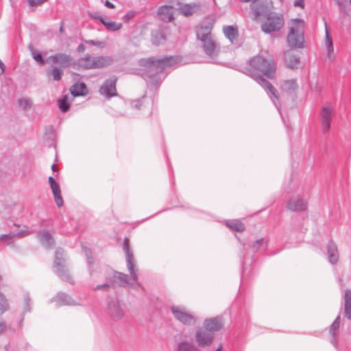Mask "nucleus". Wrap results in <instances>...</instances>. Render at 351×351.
Listing matches in <instances>:
<instances>
[{
  "label": "nucleus",
  "instance_id": "obj_1",
  "mask_svg": "<svg viewBox=\"0 0 351 351\" xmlns=\"http://www.w3.org/2000/svg\"><path fill=\"white\" fill-rule=\"evenodd\" d=\"M249 64L250 69H247L246 74L267 90L269 96L273 101L278 112L281 117H282L280 106L276 101L278 97L276 95V89L271 83L265 80L261 75V73L268 78H274L276 71V66L274 62L271 60H266L261 56H257L250 60ZM282 119H283V117H282Z\"/></svg>",
  "mask_w": 351,
  "mask_h": 351
},
{
  "label": "nucleus",
  "instance_id": "obj_2",
  "mask_svg": "<svg viewBox=\"0 0 351 351\" xmlns=\"http://www.w3.org/2000/svg\"><path fill=\"white\" fill-rule=\"evenodd\" d=\"M123 250L125 254V259L127 263L128 269L130 274V277L128 275L113 271L112 280L107 282L105 284L97 285L94 289L106 291L108 289L114 284H118L120 286L128 287L132 289H138L141 287V285L138 280V274L136 271L134 256L132 252L130 250V243L129 239L125 238L123 245Z\"/></svg>",
  "mask_w": 351,
  "mask_h": 351
},
{
  "label": "nucleus",
  "instance_id": "obj_3",
  "mask_svg": "<svg viewBox=\"0 0 351 351\" xmlns=\"http://www.w3.org/2000/svg\"><path fill=\"white\" fill-rule=\"evenodd\" d=\"M180 58L178 56H165L160 59L153 57L143 58L138 61L139 66L143 67V77L149 78V83L155 84V75L162 73L168 67L174 66L178 63Z\"/></svg>",
  "mask_w": 351,
  "mask_h": 351
},
{
  "label": "nucleus",
  "instance_id": "obj_4",
  "mask_svg": "<svg viewBox=\"0 0 351 351\" xmlns=\"http://www.w3.org/2000/svg\"><path fill=\"white\" fill-rule=\"evenodd\" d=\"M170 311L174 319L184 326H193L198 322L196 315L184 305L173 304L170 306Z\"/></svg>",
  "mask_w": 351,
  "mask_h": 351
},
{
  "label": "nucleus",
  "instance_id": "obj_5",
  "mask_svg": "<svg viewBox=\"0 0 351 351\" xmlns=\"http://www.w3.org/2000/svg\"><path fill=\"white\" fill-rule=\"evenodd\" d=\"M285 25L284 16L280 13L270 12L265 16L261 24V29L265 34L278 32Z\"/></svg>",
  "mask_w": 351,
  "mask_h": 351
},
{
  "label": "nucleus",
  "instance_id": "obj_6",
  "mask_svg": "<svg viewBox=\"0 0 351 351\" xmlns=\"http://www.w3.org/2000/svg\"><path fill=\"white\" fill-rule=\"evenodd\" d=\"M215 335L203 328L199 326L196 328L194 334L195 341L199 348H209L213 343Z\"/></svg>",
  "mask_w": 351,
  "mask_h": 351
},
{
  "label": "nucleus",
  "instance_id": "obj_7",
  "mask_svg": "<svg viewBox=\"0 0 351 351\" xmlns=\"http://www.w3.org/2000/svg\"><path fill=\"white\" fill-rule=\"evenodd\" d=\"M64 250L58 248L56 251L53 268L55 272L62 279L69 281L71 280L69 274L66 269L65 260L63 258Z\"/></svg>",
  "mask_w": 351,
  "mask_h": 351
},
{
  "label": "nucleus",
  "instance_id": "obj_8",
  "mask_svg": "<svg viewBox=\"0 0 351 351\" xmlns=\"http://www.w3.org/2000/svg\"><path fill=\"white\" fill-rule=\"evenodd\" d=\"M201 41V46L204 53L210 58L216 57L218 54L217 46L212 36L197 37Z\"/></svg>",
  "mask_w": 351,
  "mask_h": 351
},
{
  "label": "nucleus",
  "instance_id": "obj_9",
  "mask_svg": "<svg viewBox=\"0 0 351 351\" xmlns=\"http://www.w3.org/2000/svg\"><path fill=\"white\" fill-rule=\"evenodd\" d=\"M108 313L114 321L121 319L125 316L123 305L117 299L111 300L108 305Z\"/></svg>",
  "mask_w": 351,
  "mask_h": 351
},
{
  "label": "nucleus",
  "instance_id": "obj_10",
  "mask_svg": "<svg viewBox=\"0 0 351 351\" xmlns=\"http://www.w3.org/2000/svg\"><path fill=\"white\" fill-rule=\"evenodd\" d=\"M307 207V202L298 195L291 196L287 203V209L293 212L305 211Z\"/></svg>",
  "mask_w": 351,
  "mask_h": 351
},
{
  "label": "nucleus",
  "instance_id": "obj_11",
  "mask_svg": "<svg viewBox=\"0 0 351 351\" xmlns=\"http://www.w3.org/2000/svg\"><path fill=\"white\" fill-rule=\"evenodd\" d=\"M215 23V19L213 16H206L200 23L196 31L197 37L205 36H212L211 31Z\"/></svg>",
  "mask_w": 351,
  "mask_h": 351
},
{
  "label": "nucleus",
  "instance_id": "obj_12",
  "mask_svg": "<svg viewBox=\"0 0 351 351\" xmlns=\"http://www.w3.org/2000/svg\"><path fill=\"white\" fill-rule=\"evenodd\" d=\"M47 62L53 65H58L60 67L66 68L71 64L72 58L70 55L59 53L48 57Z\"/></svg>",
  "mask_w": 351,
  "mask_h": 351
},
{
  "label": "nucleus",
  "instance_id": "obj_13",
  "mask_svg": "<svg viewBox=\"0 0 351 351\" xmlns=\"http://www.w3.org/2000/svg\"><path fill=\"white\" fill-rule=\"evenodd\" d=\"M116 82L117 79L112 77L106 80L100 87L99 93L106 99L117 95Z\"/></svg>",
  "mask_w": 351,
  "mask_h": 351
},
{
  "label": "nucleus",
  "instance_id": "obj_14",
  "mask_svg": "<svg viewBox=\"0 0 351 351\" xmlns=\"http://www.w3.org/2000/svg\"><path fill=\"white\" fill-rule=\"evenodd\" d=\"M223 318L221 316H217L210 318H206L204 320L202 327L213 332L214 335L223 327Z\"/></svg>",
  "mask_w": 351,
  "mask_h": 351
},
{
  "label": "nucleus",
  "instance_id": "obj_15",
  "mask_svg": "<svg viewBox=\"0 0 351 351\" xmlns=\"http://www.w3.org/2000/svg\"><path fill=\"white\" fill-rule=\"evenodd\" d=\"M287 40L291 47L302 48L304 41V33H294L289 31Z\"/></svg>",
  "mask_w": 351,
  "mask_h": 351
},
{
  "label": "nucleus",
  "instance_id": "obj_16",
  "mask_svg": "<svg viewBox=\"0 0 351 351\" xmlns=\"http://www.w3.org/2000/svg\"><path fill=\"white\" fill-rule=\"evenodd\" d=\"M333 109L330 106H324L321 111V121L323 128V132H327L330 128L331 115Z\"/></svg>",
  "mask_w": 351,
  "mask_h": 351
},
{
  "label": "nucleus",
  "instance_id": "obj_17",
  "mask_svg": "<svg viewBox=\"0 0 351 351\" xmlns=\"http://www.w3.org/2000/svg\"><path fill=\"white\" fill-rule=\"evenodd\" d=\"M51 302H56L57 306L63 305L75 306L77 305L73 299L64 293H58L54 298L51 300Z\"/></svg>",
  "mask_w": 351,
  "mask_h": 351
},
{
  "label": "nucleus",
  "instance_id": "obj_18",
  "mask_svg": "<svg viewBox=\"0 0 351 351\" xmlns=\"http://www.w3.org/2000/svg\"><path fill=\"white\" fill-rule=\"evenodd\" d=\"M341 322V317L340 315L337 316L335 321L332 322L330 327L329 333L331 336V343L333 345V346L338 349V341H337V336L339 335V328L340 326Z\"/></svg>",
  "mask_w": 351,
  "mask_h": 351
},
{
  "label": "nucleus",
  "instance_id": "obj_19",
  "mask_svg": "<svg viewBox=\"0 0 351 351\" xmlns=\"http://www.w3.org/2000/svg\"><path fill=\"white\" fill-rule=\"evenodd\" d=\"M158 15L159 18L165 22H169L174 18V10L173 6L162 5L158 8Z\"/></svg>",
  "mask_w": 351,
  "mask_h": 351
},
{
  "label": "nucleus",
  "instance_id": "obj_20",
  "mask_svg": "<svg viewBox=\"0 0 351 351\" xmlns=\"http://www.w3.org/2000/svg\"><path fill=\"white\" fill-rule=\"evenodd\" d=\"M201 10V5L197 3H186L179 8L180 12L184 16H190Z\"/></svg>",
  "mask_w": 351,
  "mask_h": 351
},
{
  "label": "nucleus",
  "instance_id": "obj_21",
  "mask_svg": "<svg viewBox=\"0 0 351 351\" xmlns=\"http://www.w3.org/2000/svg\"><path fill=\"white\" fill-rule=\"evenodd\" d=\"M325 45L326 48L327 57L330 60L335 59L334 47L332 38L330 34L329 30L327 27V23L325 21Z\"/></svg>",
  "mask_w": 351,
  "mask_h": 351
},
{
  "label": "nucleus",
  "instance_id": "obj_22",
  "mask_svg": "<svg viewBox=\"0 0 351 351\" xmlns=\"http://www.w3.org/2000/svg\"><path fill=\"white\" fill-rule=\"evenodd\" d=\"M327 253L328 261L335 265L338 262L339 260V252L336 243L330 241L328 242L327 245Z\"/></svg>",
  "mask_w": 351,
  "mask_h": 351
},
{
  "label": "nucleus",
  "instance_id": "obj_23",
  "mask_svg": "<svg viewBox=\"0 0 351 351\" xmlns=\"http://www.w3.org/2000/svg\"><path fill=\"white\" fill-rule=\"evenodd\" d=\"M77 66L79 69L85 70L94 69V56L90 54L85 55L77 60Z\"/></svg>",
  "mask_w": 351,
  "mask_h": 351
},
{
  "label": "nucleus",
  "instance_id": "obj_24",
  "mask_svg": "<svg viewBox=\"0 0 351 351\" xmlns=\"http://www.w3.org/2000/svg\"><path fill=\"white\" fill-rule=\"evenodd\" d=\"M73 97L85 96L88 94V89L84 82H76L70 88Z\"/></svg>",
  "mask_w": 351,
  "mask_h": 351
},
{
  "label": "nucleus",
  "instance_id": "obj_25",
  "mask_svg": "<svg viewBox=\"0 0 351 351\" xmlns=\"http://www.w3.org/2000/svg\"><path fill=\"white\" fill-rule=\"evenodd\" d=\"M40 242L46 247L51 248L54 244V240L51 234L47 230H41L38 233Z\"/></svg>",
  "mask_w": 351,
  "mask_h": 351
},
{
  "label": "nucleus",
  "instance_id": "obj_26",
  "mask_svg": "<svg viewBox=\"0 0 351 351\" xmlns=\"http://www.w3.org/2000/svg\"><path fill=\"white\" fill-rule=\"evenodd\" d=\"M289 31L294 33H304L305 22L300 19H293L289 22Z\"/></svg>",
  "mask_w": 351,
  "mask_h": 351
},
{
  "label": "nucleus",
  "instance_id": "obj_27",
  "mask_svg": "<svg viewBox=\"0 0 351 351\" xmlns=\"http://www.w3.org/2000/svg\"><path fill=\"white\" fill-rule=\"evenodd\" d=\"M223 32L225 36L232 44L235 43L239 36V31L237 26L228 25L223 27Z\"/></svg>",
  "mask_w": 351,
  "mask_h": 351
},
{
  "label": "nucleus",
  "instance_id": "obj_28",
  "mask_svg": "<svg viewBox=\"0 0 351 351\" xmlns=\"http://www.w3.org/2000/svg\"><path fill=\"white\" fill-rule=\"evenodd\" d=\"M25 232V231H21L18 232H10L9 234H1L0 235V243L8 245H12L14 242V238L16 237H22L27 234Z\"/></svg>",
  "mask_w": 351,
  "mask_h": 351
},
{
  "label": "nucleus",
  "instance_id": "obj_29",
  "mask_svg": "<svg viewBox=\"0 0 351 351\" xmlns=\"http://www.w3.org/2000/svg\"><path fill=\"white\" fill-rule=\"evenodd\" d=\"M112 62L113 59L108 56H94V69L109 66Z\"/></svg>",
  "mask_w": 351,
  "mask_h": 351
},
{
  "label": "nucleus",
  "instance_id": "obj_30",
  "mask_svg": "<svg viewBox=\"0 0 351 351\" xmlns=\"http://www.w3.org/2000/svg\"><path fill=\"white\" fill-rule=\"evenodd\" d=\"M175 351H200L199 349L190 341H181L176 343Z\"/></svg>",
  "mask_w": 351,
  "mask_h": 351
},
{
  "label": "nucleus",
  "instance_id": "obj_31",
  "mask_svg": "<svg viewBox=\"0 0 351 351\" xmlns=\"http://www.w3.org/2000/svg\"><path fill=\"white\" fill-rule=\"evenodd\" d=\"M344 315L345 317L351 320V290L346 289L343 295Z\"/></svg>",
  "mask_w": 351,
  "mask_h": 351
},
{
  "label": "nucleus",
  "instance_id": "obj_32",
  "mask_svg": "<svg viewBox=\"0 0 351 351\" xmlns=\"http://www.w3.org/2000/svg\"><path fill=\"white\" fill-rule=\"evenodd\" d=\"M94 18L98 19L108 30L117 31L122 27V23L107 21L101 16H95Z\"/></svg>",
  "mask_w": 351,
  "mask_h": 351
},
{
  "label": "nucleus",
  "instance_id": "obj_33",
  "mask_svg": "<svg viewBox=\"0 0 351 351\" xmlns=\"http://www.w3.org/2000/svg\"><path fill=\"white\" fill-rule=\"evenodd\" d=\"M50 187L52 190L56 205L58 207L62 206L63 205V199L61 196V191L59 184L56 182L50 185Z\"/></svg>",
  "mask_w": 351,
  "mask_h": 351
},
{
  "label": "nucleus",
  "instance_id": "obj_34",
  "mask_svg": "<svg viewBox=\"0 0 351 351\" xmlns=\"http://www.w3.org/2000/svg\"><path fill=\"white\" fill-rule=\"evenodd\" d=\"M285 60L287 66L291 69L296 68L299 64L298 57L291 51H287L285 54Z\"/></svg>",
  "mask_w": 351,
  "mask_h": 351
},
{
  "label": "nucleus",
  "instance_id": "obj_35",
  "mask_svg": "<svg viewBox=\"0 0 351 351\" xmlns=\"http://www.w3.org/2000/svg\"><path fill=\"white\" fill-rule=\"evenodd\" d=\"M226 224L234 231L242 232L245 230V225L239 219L228 220Z\"/></svg>",
  "mask_w": 351,
  "mask_h": 351
},
{
  "label": "nucleus",
  "instance_id": "obj_36",
  "mask_svg": "<svg viewBox=\"0 0 351 351\" xmlns=\"http://www.w3.org/2000/svg\"><path fill=\"white\" fill-rule=\"evenodd\" d=\"M280 86L283 91L291 93L298 88V84L295 80H285Z\"/></svg>",
  "mask_w": 351,
  "mask_h": 351
},
{
  "label": "nucleus",
  "instance_id": "obj_37",
  "mask_svg": "<svg viewBox=\"0 0 351 351\" xmlns=\"http://www.w3.org/2000/svg\"><path fill=\"white\" fill-rule=\"evenodd\" d=\"M69 97L68 95H65L58 100V107L62 112H66L69 110L71 101L69 100Z\"/></svg>",
  "mask_w": 351,
  "mask_h": 351
},
{
  "label": "nucleus",
  "instance_id": "obj_38",
  "mask_svg": "<svg viewBox=\"0 0 351 351\" xmlns=\"http://www.w3.org/2000/svg\"><path fill=\"white\" fill-rule=\"evenodd\" d=\"M166 40V37L165 34L160 31L156 30L152 32V43L155 45H160L162 43Z\"/></svg>",
  "mask_w": 351,
  "mask_h": 351
},
{
  "label": "nucleus",
  "instance_id": "obj_39",
  "mask_svg": "<svg viewBox=\"0 0 351 351\" xmlns=\"http://www.w3.org/2000/svg\"><path fill=\"white\" fill-rule=\"evenodd\" d=\"M47 75L51 76L54 81H59L63 75V71L58 67H53L52 69L47 71Z\"/></svg>",
  "mask_w": 351,
  "mask_h": 351
},
{
  "label": "nucleus",
  "instance_id": "obj_40",
  "mask_svg": "<svg viewBox=\"0 0 351 351\" xmlns=\"http://www.w3.org/2000/svg\"><path fill=\"white\" fill-rule=\"evenodd\" d=\"M84 251L85 255L86 256L87 264H88V267L90 275V276H93V273L92 271V264L93 263L92 252L90 250L87 249L86 247H84Z\"/></svg>",
  "mask_w": 351,
  "mask_h": 351
},
{
  "label": "nucleus",
  "instance_id": "obj_41",
  "mask_svg": "<svg viewBox=\"0 0 351 351\" xmlns=\"http://www.w3.org/2000/svg\"><path fill=\"white\" fill-rule=\"evenodd\" d=\"M254 252L258 250H263L267 248V244L263 239L256 240L252 245Z\"/></svg>",
  "mask_w": 351,
  "mask_h": 351
},
{
  "label": "nucleus",
  "instance_id": "obj_42",
  "mask_svg": "<svg viewBox=\"0 0 351 351\" xmlns=\"http://www.w3.org/2000/svg\"><path fill=\"white\" fill-rule=\"evenodd\" d=\"M82 40L86 44L93 45V46L101 47H104L106 44L105 42L99 41V40H84V39H82Z\"/></svg>",
  "mask_w": 351,
  "mask_h": 351
},
{
  "label": "nucleus",
  "instance_id": "obj_43",
  "mask_svg": "<svg viewBox=\"0 0 351 351\" xmlns=\"http://www.w3.org/2000/svg\"><path fill=\"white\" fill-rule=\"evenodd\" d=\"M32 58L38 62L40 64L43 65L45 63V61L43 58L40 53L36 52L35 50H32Z\"/></svg>",
  "mask_w": 351,
  "mask_h": 351
},
{
  "label": "nucleus",
  "instance_id": "obj_44",
  "mask_svg": "<svg viewBox=\"0 0 351 351\" xmlns=\"http://www.w3.org/2000/svg\"><path fill=\"white\" fill-rule=\"evenodd\" d=\"M20 107L24 110L29 108L32 106V101L29 99H22L19 101Z\"/></svg>",
  "mask_w": 351,
  "mask_h": 351
},
{
  "label": "nucleus",
  "instance_id": "obj_45",
  "mask_svg": "<svg viewBox=\"0 0 351 351\" xmlns=\"http://www.w3.org/2000/svg\"><path fill=\"white\" fill-rule=\"evenodd\" d=\"M8 308V303L5 297L0 293V314Z\"/></svg>",
  "mask_w": 351,
  "mask_h": 351
},
{
  "label": "nucleus",
  "instance_id": "obj_46",
  "mask_svg": "<svg viewBox=\"0 0 351 351\" xmlns=\"http://www.w3.org/2000/svg\"><path fill=\"white\" fill-rule=\"evenodd\" d=\"M23 308L25 312H29L30 311V298L28 294H26L24 296Z\"/></svg>",
  "mask_w": 351,
  "mask_h": 351
},
{
  "label": "nucleus",
  "instance_id": "obj_47",
  "mask_svg": "<svg viewBox=\"0 0 351 351\" xmlns=\"http://www.w3.org/2000/svg\"><path fill=\"white\" fill-rule=\"evenodd\" d=\"M135 15V12L134 11H129L127 12L123 17L124 21H129L131 19H132Z\"/></svg>",
  "mask_w": 351,
  "mask_h": 351
},
{
  "label": "nucleus",
  "instance_id": "obj_48",
  "mask_svg": "<svg viewBox=\"0 0 351 351\" xmlns=\"http://www.w3.org/2000/svg\"><path fill=\"white\" fill-rule=\"evenodd\" d=\"M335 3L339 5V9L343 11V12H346V3L342 0H335Z\"/></svg>",
  "mask_w": 351,
  "mask_h": 351
},
{
  "label": "nucleus",
  "instance_id": "obj_49",
  "mask_svg": "<svg viewBox=\"0 0 351 351\" xmlns=\"http://www.w3.org/2000/svg\"><path fill=\"white\" fill-rule=\"evenodd\" d=\"M131 104H132V107H134V108L141 109V106H142V100L138 99V100L133 101H132Z\"/></svg>",
  "mask_w": 351,
  "mask_h": 351
},
{
  "label": "nucleus",
  "instance_id": "obj_50",
  "mask_svg": "<svg viewBox=\"0 0 351 351\" xmlns=\"http://www.w3.org/2000/svg\"><path fill=\"white\" fill-rule=\"evenodd\" d=\"M293 5L295 7H300L301 8H304V0H295L293 2Z\"/></svg>",
  "mask_w": 351,
  "mask_h": 351
},
{
  "label": "nucleus",
  "instance_id": "obj_51",
  "mask_svg": "<svg viewBox=\"0 0 351 351\" xmlns=\"http://www.w3.org/2000/svg\"><path fill=\"white\" fill-rule=\"evenodd\" d=\"M77 50L80 53H82L86 50V47L84 44H80L78 45Z\"/></svg>",
  "mask_w": 351,
  "mask_h": 351
},
{
  "label": "nucleus",
  "instance_id": "obj_52",
  "mask_svg": "<svg viewBox=\"0 0 351 351\" xmlns=\"http://www.w3.org/2000/svg\"><path fill=\"white\" fill-rule=\"evenodd\" d=\"M6 328L5 324L3 322L0 321V334L3 332Z\"/></svg>",
  "mask_w": 351,
  "mask_h": 351
},
{
  "label": "nucleus",
  "instance_id": "obj_53",
  "mask_svg": "<svg viewBox=\"0 0 351 351\" xmlns=\"http://www.w3.org/2000/svg\"><path fill=\"white\" fill-rule=\"evenodd\" d=\"M105 5L108 8H114V5L113 3H112L111 2H110L109 1L106 0L105 1Z\"/></svg>",
  "mask_w": 351,
  "mask_h": 351
},
{
  "label": "nucleus",
  "instance_id": "obj_54",
  "mask_svg": "<svg viewBox=\"0 0 351 351\" xmlns=\"http://www.w3.org/2000/svg\"><path fill=\"white\" fill-rule=\"evenodd\" d=\"M48 181H49V185H51V184H53V183L56 182V181L55 180V179H54L53 177H51V176L49 177V178H48Z\"/></svg>",
  "mask_w": 351,
  "mask_h": 351
},
{
  "label": "nucleus",
  "instance_id": "obj_55",
  "mask_svg": "<svg viewBox=\"0 0 351 351\" xmlns=\"http://www.w3.org/2000/svg\"><path fill=\"white\" fill-rule=\"evenodd\" d=\"M251 8H252V10H253L254 11L255 14H256V16L260 15L261 12H260V11L258 9H255L253 5H251Z\"/></svg>",
  "mask_w": 351,
  "mask_h": 351
},
{
  "label": "nucleus",
  "instance_id": "obj_56",
  "mask_svg": "<svg viewBox=\"0 0 351 351\" xmlns=\"http://www.w3.org/2000/svg\"><path fill=\"white\" fill-rule=\"evenodd\" d=\"M0 68L1 69V72L3 73L5 70V65L1 60H0Z\"/></svg>",
  "mask_w": 351,
  "mask_h": 351
},
{
  "label": "nucleus",
  "instance_id": "obj_57",
  "mask_svg": "<svg viewBox=\"0 0 351 351\" xmlns=\"http://www.w3.org/2000/svg\"><path fill=\"white\" fill-rule=\"evenodd\" d=\"M223 347L222 346V344H219L217 347V348L215 350V351H223Z\"/></svg>",
  "mask_w": 351,
  "mask_h": 351
},
{
  "label": "nucleus",
  "instance_id": "obj_58",
  "mask_svg": "<svg viewBox=\"0 0 351 351\" xmlns=\"http://www.w3.org/2000/svg\"><path fill=\"white\" fill-rule=\"evenodd\" d=\"M64 31L63 25H62L60 27V32H62Z\"/></svg>",
  "mask_w": 351,
  "mask_h": 351
},
{
  "label": "nucleus",
  "instance_id": "obj_59",
  "mask_svg": "<svg viewBox=\"0 0 351 351\" xmlns=\"http://www.w3.org/2000/svg\"><path fill=\"white\" fill-rule=\"evenodd\" d=\"M55 167H56V165H54V164H53V165H52V166H51V169H52V170H53V171H54V170H55Z\"/></svg>",
  "mask_w": 351,
  "mask_h": 351
},
{
  "label": "nucleus",
  "instance_id": "obj_60",
  "mask_svg": "<svg viewBox=\"0 0 351 351\" xmlns=\"http://www.w3.org/2000/svg\"><path fill=\"white\" fill-rule=\"evenodd\" d=\"M9 348H10V346H5V351H10Z\"/></svg>",
  "mask_w": 351,
  "mask_h": 351
},
{
  "label": "nucleus",
  "instance_id": "obj_61",
  "mask_svg": "<svg viewBox=\"0 0 351 351\" xmlns=\"http://www.w3.org/2000/svg\"><path fill=\"white\" fill-rule=\"evenodd\" d=\"M349 2H350V5H351V0H350V1H349Z\"/></svg>",
  "mask_w": 351,
  "mask_h": 351
},
{
  "label": "nucleus",
  "instance_id": "obj_62",
  "mask_svg": "<svg viewBox=\"0 0 351 351\" xmlns=\"http://www.w3.org/2000/svg\"><path fill=\"white\" fill-rule=\"evenodd\" d=\"M280 2H282V0H279Z\"/></svg>",
  "mask_w": 351,
  "mask_h": 351
},
{
  "label": "nucleus",
  "instance_id": "obj_63",
  "mask_svg": "<svg viewBox=\"0 0 351 351\" xmlns=\"http://www.w3.org/2000/svg\"><path fill=\"white\" fill-rule=\"evenodd\" d=\"M1 280V277L0 276V280Z\"/></svg>",
  "mask_w": 351,
  "mask_h": 351
}]
</instances>
